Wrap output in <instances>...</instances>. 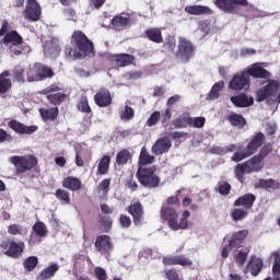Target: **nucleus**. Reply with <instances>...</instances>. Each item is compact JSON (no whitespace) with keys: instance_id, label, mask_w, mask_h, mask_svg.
Instances as JSON below:
<instances>
[{"instance_id":"f257e3e1","label":"nucleus","mask_w":280,"mask_h":280,"mask_svg":"<svg viewBox=\"0 0 280 280\" xmlns=\"http://www.w3.org/2000/svg\"><path fill=\"white\" fill-rule=\"evenodd\" d=\"M266 143V135H264L261 131L255 132L246 148L243 151L234 152L231 161L234 163H241V161L249 159V156H253V154H257V150H259V153L256 156H258L260 161H264L266 156L272 153V143Z\"/></svg>"},{"instance_id":"f03ea898","label":"nucleus","mask_w":280,"mask_h":280,"mask_svg":"<svg viewBox=\"0 0 280 280\" xmlns=\"http://www.w3.org/2000/svg\"><path fill=\"white\" fill-rule=\"evenodd\" d=\"M71 43L74 45L75 49L71 46H66L65 56L67 60L71 61L78 60V58H86V56H90V54L94 51L93 42H91L82 31L73 32Z\"/></svg>"},{"instance_id":"7ed1b4c3","label":"nucleus","mask_w":280,"mask_h":280,"mask_svg":"<svg viewBox=\"0 0 280 280\" xmlns=\"http://www.w3.org/2000/svg\"><path fill=\"white\" fill-rule=\"evenodd\" d=\"M191 212L185 210L182 213L180 221L178 222V212L172 207H162L160 211V218L163 222H167V225L171 231H186L189 229V218Z\"/></svg>"},{"instance_id":"20e7f679","label":"nucleus","mask_w":280,"mask_h":280,"mask_svg":"<svg viewBox=\"0 0 280 280\" xmlns=\"http://www.w3.org/2000/svg\"><path fill=\"white\" fill-rule=\"evenodd\" d=\"M136 178L145 187V189H156L161 186V177L156 174V165L139 166L136 173Z\"/></svg>"},{"instance_id":"39448f33","label":"nucleus","mask_w":280,"mask_h":280,"mask_svg":"<svg viewBox=\"0 0 280 280\" xmlns=\"http://www.w3.org/2000/svg\"><path fill=\"white\" fill-rule=\"evenodd\" d=\"M261 170H264V161L257 155H254L234 167V176L243 184L246 180L244 174H253L255 172H261Z\"/></svg>"},{"instance_id":"423d86ee","label":"nucleus","mask_w":280,"mask_h":280,"mask_svg":"<svg viewBox=\"0 0 280 280\" xmlns=\"http://www.w3.org/2000/svg\"><path fill=\"white\" fill-rule=\"evenodd\" d=\"M9 162L15 167V176L32 172L38 165V159L33 154L13 155L9 159Z\"/></svg>"},{"instance_id":"0eeeda50","label":"nucleus","mask_w":280,"mask_h":280,"mask_svg":"<svg viewBox=\"0 0 280 280\" xmlns=\"http://www.w3.org/2000/svg\"><path fill=\"white\" fill-rule=\"evenodd\" d=\"M194 56H196V46H194L189 39L179 37L175 58H177L179 62L187 63Z\"/></svg>"},{"instance_id":"6e6552de","label":"nucleus","mask_w":280,"mask_h":280,"mask_svg":"<svg viewBox=\"0 0 280 280\" xmlns=\"http://www.w3.org/2000/svg\"><path fill=\"white\" fill-rule=\"evenodd\" d=\"M213 3L225 14H236L240 8H248V0H213Z\"/></svg>"},{"instance_id":"1a4fd4ad","label":"nucleus","mask_w":280,"mask_h":280,"mask_svg":"<svg viewBox=\"0 0 280 280\" xmlns=\"http://www.w3.org/2000/svg\"><path fill=\"white\" fill-rule=\"evenodd\" d=\"M0 248L7 257H11L12 259H19L23 257V253L25 250V243L24 242H14V241H2L0 244Z\"/></svg>"},{"instance_id":"9d476101","label":"nucleus","mask_w":280,"mask_h":280,"mask_svg":"<svg viewBox=\"0 0 280 280\" xmlns=\"http://www.w3.org/2000/svg\"><path fill=\"white\" fill-rule=\"evenodd\" d=\"M279 81L270 80L268 84L259 88L256 91V102H266V100H270V97H277V93H279Z\"/></svg>"},{"instance_id":"9b49d317","label":"nucleus","mask_w":280,"mask_h":280,"mask_svg":"<svg viewBox=\"0 0 280 280\" xmlns=\"http://www.w3.org/2000/svg\"><path fill=\"white\" fill-rule=\"evenodd\" d=\"M229 89L231 91H248L250 89V77H248L246 70L233 75L229 82Z\"/></svg>"},{"instance_id":"f8f14e48","label":"nucleus","mask_w":280,"mask_h":280,"mask_svg":"<svg viewBox=\"0 0 280 280\" xmlns=\"http://www.w3.org/2000/svg\"><path fill=\"white\" fill-rule=\"evenodd\" d=\"M43 14V8L40 3L36 0H27L26 8L23 11V16L28 23H36L40 21V16Z\"/></svg>"},{"instance_id":"ddd939ff","label":"nucleus","mask_w":280,"mask_h":280,"mask_svg":"<svg viewBox=\"0 0 280 280\" xmlns=\"http://www.w3.org/2000/svg\"><path fill=\"white\" fill-rule=\"evenodd\" d=\"M129 215L132 218L135 226H143V220H145V210L143 203L136 201L127 207Z\"/></svg>"},{"instance_id":"4468645a","label":"nucleus","mask_w":280,"mask_h":280,"mask_svg":"<svg viewBox=\"0 0 280 280\" xmlns=\"http://www.w3.org/2000/svg\"><path fill=\"white\" fill-rule=\"evenodd\" d=\"M94 246L101 255H110V252L114 248L113 238L106 234L98 235L96 236Z\"/></svg>"},{"instance_id":"2eb2a0df","label":"nucleus","mask_w":280,"mask_h":280,"mask_svg":"<svg viewBox=\"0 0 280 280\" xmlns=\"http://www.w3.org/2000/svg\"><path fill=\"white\" fill-rule=\"evenodd\" d=\"M162 264L163 266H182L183 268L194 266V261L185 255L164 256Z\"/></svg>"},{"instance_id":"dca6fc26","label":"nucleus","mask_w":280,"mask_h":280,"mask_svg":"<svg viewBox=\"0 0 280 280\" xmlns=\"http://www.w3.org/2000/svg\"><path fill=\"white\" fill-rule=\"evenodd\" d=\"M8 127L13 130L16 135H34L36 130H38V126L36 125H31L27 126L16 119H11L8 122Z\"/></svg>"},{"instance_id":"f3484780","label":"nucleus","mask_w":280,"mask_h":280,"mask_svg":"<svg viewBox=\"0 0 280 280\" xmlns=\"http://www.w3.org/2000/svg\"><path fill=\"white\" fill-rule=\"evenodd\" d=\"M245 71L249 78L252 77L256 80H270V77L272 75L270 71L261 67V63L259 62L253 63L250 67H247Z\"/></svg>"},{"instance_id":"a211bd4d","label":"nucleus","mask_w":280,"mask_h":280,"mask_svg":"<svg viewBox=\"0 0 280 280\" xmlns=\"http://www.w3.org/2000/svg\"><path fill=\"white\" fill-rule=\"evenodd\" d=\"M94 102L98 108H108L113 104V95L108 89H100L94 95Z\"/></svg>"},{"instance_id":"6ab92c4d","label":"nucleus","mask_w":280,"mask_h":280,"mask_svg":"<svg viewBox=\"0 0 280 280\" xmlns=\"http://www.w3.org/2000/svg\"><path fill=\"white\" fill-rule=\"evenodd\" d=\"M171 149L172 140H170L167 137L158 139L152 145V152L155 154V156L166 154V152H170Z\"/></svg>"},{"instance_id":"aec40b11","label":"nucleus","mask_w":280,"mask_h":280,"mask_svg":"<svg viewBox=\"0 0 280 280\" xmlns=\"http://www.w3.org/2000/svg\"><path fill=\"white\" fill-rule=\"evenodd\" d=\"M231 102L236 108H248L255 104V98L253 96H248L246 93H241L235 96H231Z\"/></svg>"},{"instance_id":"412c9836","label":"nucleus","mask_w":280,"mask_h":280,"mask_svg":"<svg viewBox=\"0 0 280 280\" xmlns=\"http://www.w3.org/2000/svg\"><path fill=\"white\" fill-rule=\"evenodd\" d=\"M185 12H187V14H191L192 16H202L203 14H206V16H211V14H213V9L207 5L192 4L186 5Z\"/></svg>"},{"instance_id":"4be33fe9","label":"nucleus","mask_w":280,"mask_h":280,"mask_svg":"<svg viewBox=\"0 0 280 280\" xmlns=\"http://www.w3.org/2000/svg\"><path fill=\"white\" fill-rule=\"evenodd\" d=\"M255 200H257V197L255 196V194L247 192L238 197L234 201V207H242V209L249 211V209H253V205H255Z\"/></svg>"},{"instance_id":"5701e85b","label":"nucleus","mask_w":280,"mask_h":280,"mask_svg":"<svg viewBox=\"0 0 280 280\" xmlns=\"http://www.w3.org/2000/svg\"><path fill=\"white\" fill-rule=\"evenodd\" d=\"M112 60L117 67H130L135 62V56L130 54H117L112 56Z\"/></svg>"},{"instance_id":"b1692460","label":"nucleus","mask_w":280,"mask_h":280,"mask_svg":"<svg viewBox=\"0 0 280 280\" xmlns=\"http://www.w3.org/2000/svg\"><path fill=\"white\" fill-rule=\"evenodd\" d=\"M12 89V80L10 79V70L0 73V97H3Z\"/></svg>"},{"instance_id":"393cba45","label":"nucleus","mask_w":280,"mask_h":280,"mask_svg":"<svg viewBox=\"0 0 280 280\" xmlns=\"http://www.w3.org/2000/svg\"><path fill=\"white\" fill-rule=\"evenodd\" d=\"M59 114H60V109H58V107L39 108V115L42 117V121H56V119H58Z\"/></svg>"},{"instance_id":"a878e982","label":"nucleus","mask_w":280,"mask_h":280,"mask_svg":"<svg viewBox=\"0 0 280 280\" xmlns=\"http://www.w3.org/2000/svg\"><path fill=\"white\" fill-rule=\"evenodd\" d=\"M62 187L70 191H80L82 189V182L78 177L68 176L63 178Z\"/></svg>"},{"instance_id":"bb28decb","label":"nucleus","mask_w":280,"mask_h":280,"mask_svg":"<svg viewBox=\"0 0 280 280\" xmlns=\"http://www.w3.org/2000/svg\"><path fill=\"white\" fill-rule=\"evenodd\" d=\"M4 45H13L14 47H19V45L23 44V36L19 34L16 31H11L7 33L2 39Z\"/></svg>"},{"instance_id":"cd10ccee","label":"nucleus","mask_w":280,"mask_h":280,"mask_svg":"<svg viewBox=\"0 0 280 280\" xmlns=\"http://www.w3.org/2000/svg\"><path fill=\"white\" fill-rule=\"evenodd\" d=\"M156 161V158L148 151L145 147L141 148L138 165L139 167H145V165H152Z\"/></svg>"},{"instance_id":"c85d7f7f","label":"nucleus","mask_w":280,"mask_h":280,"mask_svg":"<svg viewBox=\"0 0 280 280\" xmlns=\"http://www.w3.org/2000/svg\"><path fill=\"white\" fill-rule=\"evenodd\" d=\"M247 268L253 277H258L259 272H261V269L264 268V260H261V258L253 256L249 259Z\"/></svg>"},{"instance_id":"c756f323","label":"nucleus","mask_w":280,"mask_h":280,"mask_svg":"<svg viewBox=\"0 0 280 280\" xmlns=\"http://www.w3.org/2000/svg\"><path fill=\"white\" fill-rule=\"evenodd\" d=\"M37 71L39 75V82H43L45 80H51V78L56 75V72H54V69H51V67L40 62H37Z\"/></svg>"},{"instance_id":"7c9ffc66","label":"nucleus","mask_w":280,"mask_h":280,"mask_svg":"<svg viewBox=\"0 0 280 280\" xmlns=\"http://www.w3.org/2000/svg\"><path fill=\"white\" fill-rule=\"evenodd\" d=\"M60 270V266L58 264H51L50 266L44 268L37 276V280H48L56 276V273Z\"/></svg>"},{"instance_id":"2f4dec72","label":"nucleus","mask_w":280,"mask_h":280,"mask_svg":"<svg viewBox=\"0 0 280 280\" xmlns=\"http://www.w3.org/2000/svg\"><path fill=\"white\" fill-rule=\"evenodd\" d=\"M144 36L145 38H148V40H151V43H156V44H161L163 43V33L161 32V28H148L144 32Z\"/></svg>"},{"instance_id":"473e14b6","label":"nucleus","mask_w":280,"mask_h":280,"mask_svg":"<svg viewBox=\"0 0 280 280\" xmlns=\"http://www.w3.org/2000/svg\"><path fill=\"white\" fill-rule=\"evenodd\" d=\"M112 25L114 30L121 32V30H126V27L130 25V16L124 18L121 15H115L112 20Z\"/></svg>"},{"instance_id":"72a5a7b5","label":"nucleus","mask_w":280,"mask_h":280,"mask_svg":"<svg viewBox=\"0 0 280 280\" xmlns=\"http://www.w3.org/2000/svg\"><path fill=\"white\" fill-rule=\"evenodd\" d=\"M226 120L234 128H238V130H242L246 126V118H244V116H242L241 114L233 113L228 116Z\"/></svg>"},{"instance_id":"f704fd0d","label":"nucleus","mask_w":280,"mask_h":280,"mask_svg":"<svg viewBox=\"0 0 280 280\" xmlns=\"http://www.w3.org/2000/svg\"><path fill=\"white\" fill-rule=\"evenodd\" d=\"M256 187L257 189H272L275 191L280 188V183L273 178H268V179L260 178Z\"/></svg>"},{"instance_id":"c9c22d12","label":"nucleus","mask_w":280,"mask_h":280,"mask_svg":"<svg viewBox=\"0 0 280 280\" xmlns=\"http://www.w3.org/2000/svg\"><path fill=\"white\" fill-rule=\"evenodd\" d=\"M245 237H248V230L235 232L230 240L231 246L240 248V245L244 242Z\"/></svg>"},{"instance_id":"e433bc0d","label":"nucleus","mask_w":280,"mask_h":280,"mask_svg":"<svg viewBox=\"0 0 280 280\" xmlns=\"http://www.w3.org/2000/svg\"><path fill=\"white\" fill-rule=\"evenodd\" d=\"M46 100L51 104V106L58 107L60 106V104H62V102H65V100H67V94L62 92H56L52 94H48L46 96Z\"/></svg>"},{"instance_id":"4c0bfd02","label":"nucleus","mask_w":280,"mask_h":280,"mask_svg":"<svg viewBox=\"0 0 280 280\" xmlns=\"http://www.w3.org/2000/svg\"><path fill=\"white\" fill-rule=\"evenodd\" d=\"M13 80L19 84H25L27 82V68L15 67L13 70Z\"/></svg>"},{"instance_id":"58836bf2","label":"nucleus","mask_w":280,"mask_h":280,"mask_svg":"<svg viewBox=\"0 0 280 280\" xmlns=\"http://www.w3.org/2000/svg\"><path fill=\"white\" fill-rule=\"evenodd\" d=\"M109 170H110V156L104 155L98 162L97 174H100L101 176H106Z\"/></svg>"},{"instance_id":"ea45409f","label":"nucleus","mask_w":280,"mask_h":280,"mask_svg":"<svg viewBox=\"0 0 280 280\" xmlns=\"http://www.w3.org/2000/svg\"><path fill=\"white\" fill-rule=\"evenodd\" d=\"M224 89V81L217 82L207 94L206 100L211 102V100H218L220 97V91Z\"/></svg>"},{"instance_id":"a19ab883","label":"nucleus","mask_w":280,"mask_h":280,"mask_svg":"<svg viewBox=\"0 0 280 280\" xmlns=\"http://www.w3.org/2000/svg\"><path fill=\"white\" fill-rule=\"evenodd\" d=\"M128 161H132V153H130V150H120L116 155L117 165H127Z\"/></svg>"},{"instance_id":"79ce46f5","label":"nucleus","mask_w":280,"mask_h":280,"mask_svg":"<svg viewBox=\"0 0 280 280\" xmlns=\"http://www.w3.org/2000/svg\"><path fill=\"white\" fill-rule=\"evenodd\" d=\"M250 254V247H245L241 250H238L235 256L234 260L237 264V266L242 267L246 261L248 260V255Z\"/></svg>"},{"instance_id":"37998d69","label":"nucleus","mask_w":280,"mask_h":280,"mask_svg":"<svg viewBox=\"0 0 280 280\" xmlns=\"http://www.w3.org/2000/svg\"><path fill=\"white\" fill-rule=\"evenodd\" d=\"M189 124H190L189 114H183L173 120L172 126L175 129H180V128H187Z\"/></svg>"},{"instance_id":"c03bdc74","label":"nucleus","mask_w":280,"mask_h":280,"mask_svg":"<svg viewBox=\"0 0 280 280\" xmlns=\"http://www.w3.org/2000/svg\"><path fill=\"white\" fill-rule=\"evenodd\" d=\"M98 223L101 224L100 230L103 233H110V229H113V219L108 215H100Z\"/></svg>"},{"instance_id":"a18cd8bd","label":"nucleus","mask_w":280,"mask_h":280,"mask_svg":"<svg viewBox=\"0 0 280 280\" xmlns=\"http://www.w3.org/2000/svg\"><path fill=\"white\" fill-rule=\"evenodd\" d=\"M231 218L233 222H240V220H246V218H248V211L244 208H234L231 211Z\"/></svg>"},{"instance_id":"49530a36","label":"nucleus","mask_w":280,"mask_h":280,"mask_svg":"<svg viewBox=\"0 0 280 280\" xmlns=\"http://www.w3.org/2000/svg\"><path fill=\"white\" fill-rule=\"evenodd\" d=\"M36 266H38V257L36 256H30L23 261V268L26 272H33V270L36 269Z\"/></svg>"},{"instance_id":"de8ad7c7","label":"nucleus","mask_w":280,"mask_h":280,"mask_svg":"<svg viewBox=\"0 0 280 280\" xmlns=\"http://www.w3.org/2000/svg\"><path fill=\"white\" fill-rule=\"evenodd\" d=\"M55 197L57 198V200H60L62 205H71V196L69 195V191L62 188L56 190Z\"/></svg>"},{"instance_id":"09e8293b","label":"nucleus","mask_w":280,"mask_h":280,"mask_svg":"<svg viewBox=\"0 0 280 280\" xmlns=\"http://www.w3.org/2000/svg\"><path fill=\"white\" fill-rule=\"evenodd\" d=\"M27 82H40L37 62H35L32 68L27 69Z\"/></svg>"},{"instance_id":"8fccbe9b","label":"nucleus","mask_w":280,"mask_h":280,"mask_svg":"<svg viewBox=\"0 0 280 280\" xmlns=\"http://www.w3.org/2000/svg\"><path fill=\"white\" fill-rule=\"evenodd\" d=\"M33 231L35 235H37V237H46L48 233L47 225H45V223H43L42 221L35 222V224L33 225Z\"/></svg>"},{"instance_id":"3c124183","label":"nucleus","mask_w":280,"mask_h":280,"mask_svg":"<svg viewBox=\"0 0 280 280\" xmlns=\"http://www.w3.org/2000/svg\"><path fill=\"white\" fill-rule=\"evenodd\" d=\"M78 110L81 113H85V115H92L93 110L89 105V98L86 96H82L78 103Z\"/></svg>"},{"instance_id":"603ef678","label":"nucleus","mask_w":280,"mask_h":280,"mask_svg":"<svg viewBox=\"0 0 280 280\" xmlns=\"http://www.w3.org/2000/svg\"><path fill=\"white\" fill-rule=\"evenodd\" d=\"M232 186L229 182L219 183L214 188V191L220 194V196H229L231 194Z\"/></svg>"},{"instance_id":"864d4df0","label":"nucleus","mask_w":280,"mask_h":280,"mask_svg":"<svg viewBox=\"0 0 280 280\" xmlns=\"http://www.w3.org/2000/svg\"><path fill=\"white\" fill-rule=\"evenodd\" d=\"M162 49L165 54H174V49H176V38L168 37L163 44Z\"/></svg>"},{"instance_id":"5fc2aeb1","label":"nucleus","mask_w":280,"mask_h":280,"mask_svg":"<svg viewBox=\"0 0 280 280\" xmlns=\"http://www.w3.org/2000/svg\"><path fill=\"white\" fill-rule=\"evenodd\" d=\"M207 124V118L200 116V117H191L190 116V128H205V125Z\"/></svg>"},{"instance_id":"6e6d98bb","label":"nucleus","mask_w":280,"mask_h":280,"mask_svg":"<svg viewBox=\"0 0 280 280\" xmlns=\"http://www.w3.org/2000/svg\"><path fill=\"white\" fill-rule=\"evenodd\" d=\"M135 118V109L128 105L125 106V109L120 113V119L124 121H130Z\"/></svg>"},{"instance_id":"4d7b16f0","label":"nucleus","mask_w":280,"mask_h":280,"mask_svg":"<svg viewBox=\"0 0 280 280\" xmlns=\"http://www.w3.org/2000/svg\"><path fill=\"white\" fill-rule=\"evenodd\" d=\"M160 120H161V112L155 110L151 114V116L147 120L145 126H148L149 128H152V126H156V124H159Z\"/></svg>"},{"instance_id":"13d9d810","label":"nucleus","mask_w":280,"mask_h":280,"mask_svg":"<svg viewBox=\"0 0 280 280\" xmlns=\"http://www.w3.org/2000/svg\"><path fill=\"white\" fill-rule=\"evenodd\" d=\"M119 224L121 229H130V226H132V219L126 214H120Z\"/></svg>"},{"instance_id":"bf43d9fd","label":"nucleus","mask_w":280,"mask_h":280,"mask_svg":"<svg viewBox=\"0 0 280 280\" xmlns=\"http://www.w3.org/2000/svg\"><path fill=\"white\" fill-rule=\"evenodd\" d=\"M98 191H103V194H108L110 191V179L105 178L103 179L97 187Z\"/></svg>"},{"instance_id":"052dcab7","label":"nucleus","mask_w":280,"mask_h":280,"mask_svg":"<svg viewBox=\"0 0 280 280\" xmlns=\"http://www.w3.org/2000/svg\"><path fill=\"white\" fill-rule=\"evenodd\" d=\"M94 275L97 280H108V273H106V269L102 267H96L94 269Z\"/></svg>"},{"instance_id":"680f3d73","label":"nucleus","mask_w":280,"mask_h":280,"mask_svg":"<svg viewBox=\"0 0 280 280\" xmlns=\"http://www.w3.org/2000/svg\"><path fill=\"white\" fill-rule=\"evenodd\" d=\"M9 235H21L23 233V226L19 224H11L8 228Z\"/></svg>"},{"instance_id":"e2e57ef3","label":"nucleus","mask_w":280,"mask_h":280,"mask_svg":"<svg viewBox=\"0 0 280 280\" xmlns=\"http://www.w3.org/2000/svg\"><path fill=\"white\" fill-rule=\"evenodd\" d=\"M60 91V86L57 83H52L51 85L47 86L42 91L43 95H51L52 93H58Z\"/></svg>"},{"instance_id":"0e129e2a","label":"nucleus","mask_w":280,"mask_h":280,"mask_svg":"<svg viewBox=\"0 0 280 280\" xmlns=\"http://www.w3.org/2000/svg\"><path fill=\"white\" fill-rule=\"evenodd\" d=\"M161 117V124L165 125L167 124V121H170V119H172V109L170 107H167L162 115H160Z\"/></svg>"},{"instance_id":"69168bd1","label":"nucleus","mask_w":280,"mask_h":280,"mask_svg":"<svg viewBox=\"0 0 280 280\" xmlns=\"http://www.w3.org/2000/svg\"><path fill=\"white\" fill-rule=\"evenodd\" d=\"M12 135L8 133L5 129L0 128V143H5V141H12Z\"/></svg>"},{"instance_id":"338daca9","label":"nucleus","mask_w":280,"mask_h":280,"mask_svg":"<svg viewBox=\"0 0 280 280\" xmlns=\"http://www.w3.org/2000/svg\"><path fill=\"white\" fill-rule=\"evenodd\" d=\"M90 8H93L94 10H102V7L104 3H106V0H89Z\"/></svg>"},{"instance_id":"774afa93","label":"nucleus","mask_w":280,"mask_h":280,"mask_svg":"<svg viewBox=\"0 0 280 280\" xmlns=\"http://www.w3.org/2000/svg\"><path fill=\"white\" fill-rule=\"evenodd\" d=\"M178 102H180V95L175 94V95L168 97V100L166 102V106L168 108H172V106H175V104H178Z\"/></svg>"}]
</instances>
